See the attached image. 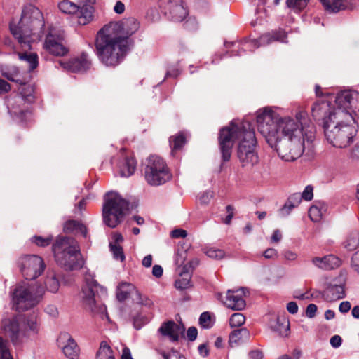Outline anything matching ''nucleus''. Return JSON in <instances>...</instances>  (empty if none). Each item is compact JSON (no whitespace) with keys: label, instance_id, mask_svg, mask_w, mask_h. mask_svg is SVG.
Returning <instances> with one entry per match:
<instances>
[{"label":"nucleus","instance_id":"1","mask_svg":"<svg viewBox=\"0 0 359 359\" xmlns=\"http://www.w3.org/2000/svg\"><path fill=\"white\" fill-rule=\"evenodd\" d=\"M305 116L304 112L299 111L296 118L281 117L271 107L256 112L259 133L284 161L291 162L301 157L306 144L310 146L315 139L314 132L303 127L302 120Z\"/></svg>","mask_w":359,"mask_h":359},{"label":"nucleus","instance_id":"2","mask_svg":"<svg viewBox=\"0 0 359 359\" xmlns=\"http://www.w3.org/2000/svg\"><path fill=\"white\" fill-rule=\"evenodd\" d=\"M139 29V22L134 18L111 22L101 29L95 41L99 60L106 66L120 64L133 45L131 36Z\"/></svg>","mask_w":359,"mask_h":359},{"label":"nucleus","instance_id":"3","mask_svg":"<svg viewBox=\"0 0 359 359\" xmlns=\"http://www.w3.org/2000/svg\"><path fill=\"white\" fill-rule=\"evenodd\" d=\"M234 141H238L237 157L241 167L250 170L258 163L259 156L255 149V130L250 122L233 120L229 126L221 128L219 144L224 162L230 160Z\"/></svg>","mask_w":359,"mask_h":359},{"label":"nucleus","instance_id":"4","mask_svg":"<svg viewBox=\"0 0 359 359\" xmlns=\"http://www.w3.org/2000/svg\"><path fill=\"white\" fill-rule=\"evenodd\" d=\"M313 118L322 125L327 141L334 147H346L355 135L351 125L353 117L348 114H331L327 104L316 105L311 109Z\"/></svg>","mask_w":359,"mask_h":359},{"label":"nucleus","instance_id":"5","mask_svg":"<svg viewBox=\"0 0 359 359\" xmlns=\"http://www.w3.org/2000/svg\"><path fill=\"white\" fill-rule=\"evenodd\" d=\"M45 26L43 15L36 6L29 4L22 11V16L18 25H10V30L13 36L18 39L22 47L30 49L31 42L34 41L33 36L41 38Z\"/></svg>","mask_w":359,"mask_h":359},{"label":"nucleus","instance_id":"6","mask_svg":"<svg viewBox=\"0 0 359 359\" xmlns=\"http://www.w3.org/2000/svg\"><path fill=\"white\" fill-rule=\"evenodd\" d=\"M55 260L66 271L78 270L84 264L78 242L72 237L59 236L52 246Z\"/></svg>","mask_w":359,"mask_h":359},{"label":"nucleus","instance_id":"7","mask_svg":"<svg viewBox=\"0 0 359 359\" xmlns=\"http://www.w3.org/2000/svg\"><path fill=\"white\" fill-rule=\"evenodd\" d=\"M286 32L280 29L277 31L272 32L271 33L263 34L258 39H244L240 42H224V46L226 48V51L223 55L217 53L215 54L212 57V63L217 64L220 60L227 55L230 57L242 55L243 52H245L247 50L254 51L259 46L269 45L273 41L287 43V41H286Z\"/></svg>","mask_w":359,"mask_h":359},{"label":"nucleus","instance_id":"8","mask_svg":"<svg viewBox=\"0 0 359 359\" xmlns=\"http://www.w3.org/2000/svg\"><path fill=\"white\" fill-rule=\"evenodd\" d=\"M356 103H359V93L355 90H344L336 95L327 93L317 100L313 107L327 104L331 114L338 116L340 113H344L352 116Z\"/></svg>","mask_w":359,"mask_h":359},{"label":"nucleus","instance_id":"9","mask_svg":"<svg viewBox=\"0 0 359 359\" xmlns=\"http://www.w3.org/2000/svg\"><path fill=\"white\" fill-rule=\"evenodd\" d=\"M129 208V203L118 193L108 192L105 195L102 216L104 223L110 228H115L123 219Z\"/></svg>","mask_w":359,"mask_h":359},{"label":"nucleus","instance_id":"10","mask_svg":"<svg viewBox=\"0 0 359 359\" xmlns=\"http://www.w3.org/2000/svg\"><path fill=\"white\" fill-rule=\"evenodd\" d=\"M143 166L144 179L151 186H160L171 178L165 161L158 156H149L144 161Z\"/></svg>","mask_w":359,"mask_h":359},{"label":"nucleus","instance_id":"11","mask_svg":"<svg viewBox=\"0 0 359 359\" xmlns=\"http://www.w3.org/2000/svg\"><path fill=\"white\" fill-rule=\"evenodd\" d=\"M43 290L34 285L22 283L16 285L13 292V302L18 311L28 310L40 301Z\"/></svg>","mask_w":359,"mask_h":359},{"label":"nucleus","instance_id":"12","mask_svg":"<svg viewBox=\"0 0 359 359\" xmlns=\"http://www.w3.org/2000/svg\"><path fill=\"white\" fill-rule=\"evenodd\" d=\"M165 4V14L171 20L176 22H184L187 29L196 30L198 22L195 17L189 15L187 6L182 0H161Z\"/></svg>","mask_w":359,"mask_h":359},{"label":"nucleus","instance_id":"13","mask_svg":"<svg viewBox=\"0 0 359 359\" xmlns=\"http://www.w3.org/2000/svg\"><path fill=\"white\" fill-rule=\"evenodd\" d=\"M1 328L14 346H20L28 337L27 331L25 328L24 319L20 316L3 319Z\"/></svg>","mask_w":359,"mask_h":359},{"label":"nucleus","instance_id":"14","mask_svg":"<svg viewBox=\"0 0 359 359\" xmlns=\"http://www.w3.org/2000/svg\"><path fill=\"white\" fill-rule=\"evenodd\" d=\"M76 1L62 0L58 3V8L64 13L75 15L78 25H86L90 22V0Z\"/></svg>","mask_w":359,"mask_h":359},{"label":"nucleus","instance_id":"15","mask_svg":"<svg viewBox=\"0 0 359 359\" xmlns=\"http://www.w3.org/2000/svg\"><path fill=\"white\" fill-rule=\"evenodd\" d=\"M18 266L26 280H34L44 271L43 259L34 255H22L18 259Z\"/></svg>","mask_w":359,"mask_h":359},{"label":"nucleus","instance_id":"16","mask_svg":"<svg viewBox=\"0 0 359 359\" xmlns=\"http://www.w3.org/2000/svg\"><path fill=\"white\" fill-rule=\"evenodd\" d=\"M64 32L55 28H50L44 42V48L50 54L64 56L68 53V48L64 45Z\"/></svg>","mask_w":359,"mask_h":359},{"label":"nucleus","instance_id":"17","mask_svg":"<svg viewBox=\"0 0 359 359\" xmlns=\"http://www.w3.org/2000/svg\"><path fill=\"white\" fill-rule=\"evenodd\" d=\"M24 102V97L21 95H16L8 100L7 107L8 112L13 118L19 122H25L31 116V111L28 109L22 108L21 104Z\"/></svg>","mask_w":359,"mask_h":359},{"label":"nucleus","instance_id":"18","mask_svg":"<svg viewBox=\"0 0 359 359\" xmlns=\"http://www.w3.org/2000/svg\"><path fill=\"white\" fill-rule=\"evenodd\" d=\"M244 288L238 290H229L226 294V299L224 304L232 310L241 311L245 307L246 303L243 298L245 296Z\"/></svg>","mask_w":359,"mask_h":359},{"label":"nucleus","instance_id":"19","mask_svg":"<svg viewBox=\"0 0 359 359\" xmlns=\"http://www.w3.org/2000/svg\"><path fill=\"white\" fill-rule=\"evenodd\" d=\"M184 332V326L172 320L163 323L158 328V332L163 337H168L171 341H177Z\"/></svg>","mask_w":359,"mask_h":359},{"label":"nucleus","instance_id":"20","mask_svg":"<svg viewBox=\"0 0 359 359\" xmlns=\"http://www.w3.org/2000/svg\"><path fill=\"white\" fill-rule=\"evenodd\" d=\"M60 65L65 69L72 72H82L88 67V54L83 53L80 57H75L67 62H60Z\"/></svg>","mask_w":359,"mask_h":359},{"label":"nucleus","instance_id":"21","mask_svg":"<svg viewBox=\"0 0 359 359\" xmlns=\"http://www.w3.org/2000/svg\"><path fill=\"white\" fill-rule=\"evenodd\" d=\"M271 329L281 337H287L290 331V323L285 317H276L269 323Z\"/></svg>","mask_w":359,"mask_h":359},{"label":"nucleus","instance_id":"22","mask_svg":"<svg viewBox=\"0 0 359 359\" xmlns=\"http://www.w3.org/2000/svg\"><path fill=\"white\" fill-rule=\"evenodd\" d=\"M300 198L299 193L291 194L287 199L284 205L279 210V215L282 217L288 216L291 211L300 204Z\"/></svg>","mask_w":359,"mask_h":359},{"label":"nucleus","instance_id":"23","mask_svg":"<svg viewBox=\"0 0 359 359\" xmlns=\"http://www.w3.org/2000/svg\"><path fill=\"white\" fill-rule=\"evenodd\" d=\"M345 297L344 287L341 285H331L323 293V297L327 302H334Z\"/></svg>","mask_w":359,"mask_h":359},{"label":"nucleus","instance_id":"24","mask_svg":"<svg viewBox=\"0 0 359 359\" xmlns=\"http://www.w3.org/2000/svg\"><path fill=\"white\" fill-rule=\"evenodd\" d=\"M64 231L67 233L81 234L83 237L87 236V228L77 220H68L63 226Z\"/></svg>","mask_w":359,"mask_h":359},{"label":"nucleus","instance_id":"25","mask_svg":"<svg viewBox=\"0 0 359 359\" xmlns=\"http://www.w3.org/2000/svg\"><path fill=\"white\" fill-rule=\"evenodd\" d=\"M84 279V283L77 294V299L80 305L87 309L90 307V282L87 275Z\"/></svg>","mask_w":359,"mask_h":359},{"label":"nucleus","instance_id":"26","mask_svg":"<svg viewBox=\"0 0 359 359\" xmlns=\"http://www.w3.org/2000/svg\"><path fill=\"white\" fill-rule=\"evenodd\" d=\"M249 337L250 332L245 327L236 329L229 334V345L231 347L236 346L248 339Z\"/></svg>","mask_w":359,"mask_h":359},{"label":"nucleus","instance_id":"27","mask_svg":"<svg viewBox=\"0 0 359 359\" xmlns=\"http://www.w3.org/2000/svg\"><path fill=\"white\" fill-rule=\"evenodd\" d=\"M137 162L135 159L130 157H126L120 163L119 170L121 177H128L133 175L136 169Z\"/></svg>","mask_w":359,"mask_h":359},{"label":"nucleus","instance_id":"28","mask_svg":"<svg viewBox=\"0 0 359 359\" xmlns=\"http://www.w3.org/2000/svg\"><path fill=\"white\" fill-rule=\"evenodd\" d=\"M63 337L67 339V344L62 348L64 354L70 359H76L79 354L77 344L68 334H65Z\"/></svg>","mask_w":359,"mask_h":359},{"label":"nucleus","instance_id":"29","mask_svg":"<svg viewBox=\"0 0 359 359\" xmlns=\"http://www.w3.org/2000/svg\"><path fill=\"white\" fill-rule=\"evenodd\" d=\"M136 287L131 283L121 282L116 287V298L119 302L125 301L130 294H135Z\"/></svg>","mask_w":359,"mask_h":359},{"label":"nucleus","instance_id":"30","mask_svg":"<svg viewBox=\"0 0 359 359\" xmlns=\"http://www.w3.org/2000/svg\"><path fill=\"white\" fill-rule=\"evenodd\" d=\"M95 359H116L115 353L107 341H102L96 351Z\"/></svg>","mask_w":359,"mask_h":359},{"label":"nucleus","instance_id":"31","mask_svg":"<svg viewBox=\"0 0 359 359\" xmlns=\"http://www.w3.org/2000/svg\"><path fill=\"white\" fill-rule=\"evenodd\" d=\"M18 57L20 60L26 62L29 65V71L32 72L39 65L38 55L35 53H18Z\"/></svg>","mask_w":359,"mask_h":359},{"label":"nucleus","instance_id":"32","mask_svg":"<svg viewBox=\"0 0 359 359\" xmlns=\"http://www.w3.org/2000/svg\"><path fill=\"white\" fill-rule=\"evenodd\" d=\"M325 8L332 13H337L343 10L346 6V0H321Z\"/></svg>","mask_w":359,"mask_h":359},{"label":"nucleus","instance_id":"33","mask_svg":"<svg viewBox=\"0 0 359 359\" xmlns=\"http://www.w3.org/2000/svg\"><path fill=\"white\" fill-rule=\"evenodd\" d=\"M171 147V154L174 156L175 153L180 150L186 143V138L183 133H180L176 135L171 136L169 140Z\"/></svg>","mask_w":359,"mask_h":359},{"label":"nucleus","instance_id":"34","mask_svg":"<svg viewBox=\"0 0 359 359\" xmlns=\"http://www.w3.org/2000/svg\"><path fill=\"white\" fill-rule=\"evenodd\" d=\"M91 304L93 302L95 301V298L97 297L103 299L107 297V289L100 285L95 279L91 277Z\"/></svg>","mask_w":359,"mask_h":359},{"label":"nucleus","instance_id":"35","mask_svg":"<svg viewBox=\"0 0 359 359\" xmlns=\"http://www.w3.org/2000/svg\"><path fill=\"white\" fill-rule=\"evenodd\" d=\"M46 290L52 293H55L60 287V282L54 272L47 273L44 281Z\"/></svg>","mask_w":359,"mask_h":359},{"label":"nucleus","instance_id":"36","mask_svg":"<svg viewBox=\"0 0 359 359\" xmlns=\"http://www.w3.org/2000/svg\"><path fill=\"white\" fill-rule=\"evenodd\" d=\"M1 74L4 77L8 80L16 83H20V80L18 79L19 70L15 66H11L6 68H1Z\"/></svg>","mask_w":359,"mask_h":359},{"label":"nucleus","instance_id":"37","mask_svg":"<svg viewBox=\"0 0 359 359\" xmlns=\"http://www.w3.org/2000/svg\"><path fill=\"white\" fill-rule=\"evenodd\" d=\"M175 286L177 289L180 290L191 287V276L189 273H182L180 277L175 280Z\"/></svg>","mask_w":359,"mask_h":359},{"label":"nucleus","instance_id":"38","mask_svg":"<svg viewBox=\"0 0 359 359\" xmlns=\"http://www.w3.org/2000/svg\"><path fill=\"white\" fill-rule=\"evenodd\" d=\"M344 247L349 251L355 250L359 246V235L358 232L353 231L344 242Z\"/></svg>","mask_w":359,"mask_h":359},{"label":"nucleus","instance_id":"39","mask_svg":"<svg viewBox=\"0 0 359 359\" xmlns=\"http://www.w3.org/2000/svg\"><path fill=\"white\" fill-rule=\"evenodd\" d=\"M324 261L325 262V270L337 269L341 264V259L334 255L325 256Z\"/></svg>","mask_w":359,"mask_h":359},{"label":"nucleus","instance_id":"40","mask_svg":"<svg viewBox=\"0 0 359 359\" xmlns=\"http://www.w3.org/2000/svg\"><path fill=\"white\" fill-rule=\"evenodd\" d=\"M109 250L112 254L113 258L116 261L121 262L125 261L126 257L123 248L116 243H109Z\"/></svg>","mask_w":359,"mask_h":359},{"label":"nucleus","instance_id":"41","mask_svg":"<svg viewBox=\"0 0 359 359\" xmlns=\"http://www.w3.org/2000/svg\"><path fill=\"white\" fill-rule=\"evenodd\" d=\"M0 359H13L9 349V342L0 337Z\"/></svg>","mask_w":359,"mask_h":359},{"label":"nucleus","instance_id":"42","mask_svg":"<svg viewBox=\"0 0 359 359\" xmlns=\"http://www.w3.org/2000/svg\"><path fill=\"white\" fill-rule=\"evenodd\" d=\"M245 317L241 313H235L229 319V325L231 327H238L245 323Z\"/></svg>","mask_w":359,"mask_h":359},{"label":"nucleus","instance_id":"43","mask_svg":"<svg viewBox=\"0 0 359 359\" xmlns=\"http://www.w3.org/2000/svg\"><path fill=\"white\" fill-rule=\"evenodd\" d=\"M133 299L137 304L149 308L151 307L153 304L151 299L147 297L142 295L138 290H135Z\"/></svg>","mask_w":359,"mask_h":359},{"label":"nucleus","instance_id":"44","mask_svg":"<svg viewBox=\"0 0 359 359\" xmlns=\"http://www.w3.org/2000/svg\"><path fill=\"white\" fill-rule=\"evenodd\" d=\"M307 2L308 0H287V5L296 11H300L306 6Z\"/></svg>","mask_w":359,"mask_h":359},{"label":"nucleus","instance_id":"45","mask_svg":"<svg viewBox=\"0 0 359 359\" xmlns=\"http://www.w3.org/2000/svg\"><path fill=\"white\" fill-rule=\"evenodd\" d=\"M53 240L52 236H48L46 238H43L40 236H34L31 238L32 243H35L36 245L40 247H46L50 244Z\"/></svg>","mask_w":359,"mask_h":359},{"label":"nucleus","instance_id":"46","mask_svg":"<svg viewBox=\"0 0 359 359\" xmlns=\"http://www.w3.org/2000/svg\"><path fill=\"white\" fill-rule=\"evenodd\" d=\"M309 217L314 222H318L322 218V211L316 205H312L309 210Z\"/></svg>","mask_w":359,"mask_h":359},{"label":"nucleus","instance_id":"47","mask_svg":"<svg viewBox=\"0 0 359 359\" xmlns=\"http://www.w3.org/2000/svg\"><path fill=\"white\" fill-rule=\"evenodd\" d=\"M200 325L205 329L210 328L212 326L210 314L208 311L202 313L199 317Z\"/></svg>","mask_w":359,"mask_h":359},{"label":"nucleus","instance_id":"48","mask_svg":"<svg viewBox=\"0 0 359 359\" xmlns=\"http://www.w3.org/2000/svg\"><path fill=\"white\" fill-rule=\"evenodd\" d=\"M205 254L208 257L215 259H220L224 256V252L222 250L215 248H208L205 251Z\"/></svg>","mask_w":359,"mask_h":359},{"label":"nucleus","instance_id":"49","mask_svg":"<svg viewBox=\"0 0 359 359\" xmlns=\"http://www.w3.org/2000/svg\"><path fill=\"white\" fill-rule=\"evenodd\" d=\"M158 353L162 355L163 359H186L184 356L181 355L177 351L174 349H172L168 353L164 351H159Z\"/></svg>","mask_w":359,"mask_h":359},{"label":"nucleus","instance_id":"50","mask_svg":"<svg viewBox=\"0 0 359 359\" xmlns=\"http://www.w3.org/2000/svg\"><path fill=\"white\" fill-rule=\"evenodd\" d=\"M300 201L304 200L310 201L313 198V187L312 185H307L302 194H300Z\"/></svg>","mask_w":359,"mask_h":359},{"label":"nucleus","instance_id":"51","mask_svg":"<svg viewBox=\"0 0 359 359\" xmlns=\"http://www.w3.org/2000/svg\"><path fill=\"white\" fill-rule=\"evenodd\" d=\"M149 322V319L140 314H138L133 317V325L135 329L140 330L142 327Z\"/></svg>","mask_w":359,"mask_h":359},{"label":"nucleus","instance_id":"52","mask_svg":"<svg viewBox=\"0 0 359 359\" xmlns=\"http://www.w3.org/2000/svg\"><path fill=\"white\" fill-rule=\"evenodd\" d=\"M25 328L27 330V327L29 328V331L36 334L39 330V327L36 320L33 319H27L26 322L24 320Z\"/></svg>","mask_w":359,"mask_h":359},{"label":"nucleus","instance_id":"53","mask_svg":"<svg viewBox=\"0 0 359 359\" xmlns=\"http://www.w3.org/2000/svg\"><path fill=\"white\" fill-rule=\"evenodd\" d=\"M213 197V192L212 191L208 190L203 193H201L199 196V201L201 203L207 204L208 203L211 198Z\"/></svg>","mask_w":359,"mask_h":359},{"label":"nucleus","instance_id":"54","mask_svg":"<svg viewBox=\"0 0 359 359\" xmlns=\"http://www.w3.org/2000/svg\"><path fill=\"white\" fill-rule=\"evenodd\" d=\"M317 306L314 304H310L307 306L306 309V315L308 318H312L316 316L317 311Z\"/></svg>","mask_w":359,"mask_h":359},{"label":"nucleus","instance_id":"55","mask_svg":"<svg viewBox=\"0 0 359 359\" xmlns=\"http://www.w3.org/2000/svg\"><path fill=\"white\" fill-rule=\"evenodd\" d=\"M330 343L333 348H337L341 345L342 339L339 335H334L330 338Z\"/></svg>","mask_w":359,"mask_h":359},{"label":"nucleus","instance_id":"56","mask_svg":"<svg viewBox=\"0 0 359 359\" xmlns=\"http://www.w3.org/2000/svg\"><path fill=\"white\" fill-rule=\"evenodd\" d=\"M171 237L174 238H185L187 233L182 229H176L171 231Z\"/></svg>","mask_w":359,"mask_h":359},{"label":"nucleus","instance_id":"57","mask_svg":"<svg viewBox=\"0 0 359 359\" xmlns=\"http://www.w3.org/2000/svg\"><path fill=\"white\" fill-rule=\"evenodd\" d=\"M198 335L197 329L195 327H190L188 328L187 332V336L189 341H194Z\"/></svg>","mask_w":359,"mask_h":359},{"label":"nucleus","instance_id":"58","mask_svg":"<svg viewBox=\"0 0 359 359\" xmlns=\"http://www.w3.org/2000/svg\"><path fill=\"white\" fill-rule=\"evenodd\" d=\"M11 89V85L5 80L0 79V94L7 93Z\"/></svg>","mask_w":359,"mask_h":359},{"label":"nucleus","instance_id":"59","mask_svg":"<svg viewBox=\"0 0 359 359\" xmlns=\"http://www.w3.org/2000/svg\"><path fill=\"white\" fill-rule=\"evenodd\" d=\"M263 255L266 259H274L277 257L278 252L276 249L268 248L264 252Z\"/></svg>","mask_w":359,"mask_h":359},{"label":"nucleus","instance_id":"60","mask_svg":"<svg viewBox=\"0 0 359 359\" xmlns=\"http://www.w3.org/2000/svg\"><path fill=\"white\" fill-rule=\"evenodd\" d=\"M312 263L317 267L325 270V262L323 257H316L312 259Z\"/></svg>","mask_w":359,"mask_h":359},{"label":"nucleus","instance_id":"61","mask_svg":"<svg viewBox=\"0 0 359 359\" xmlns=\"http://www.w3.org/2000/svg\"><path fill=\"white\" fill-rule=\"evenodd\" d=\"M97 313L100 315L102 319L109 320V317L107 311V306L104 304H102L99 306Z\"/></svg>","mask_w":359,"mask_h":359},{"label":"nucleus","instance_id":"62","mask_svg":"<svg viewBox=\"0 0 359 359\" xmlns=\"http://www.w3.org/2000/svg\"><path fill=\"white\" fill-rule=\"evenodd\" d=\"M283 255L284 258L288 261H294L297 258V254L292 250H285Z\"/></svg>","mask_w":359,"mask_h":359},{"label":"nucleus","instance_id":"63","mask_svg":"<svg viewBox=\"0 0 359 359\" xmlns=\"http://www.w3.org/2000/svg\"><path fill=\"white\" fill-rule=\"evenodd\" d=\"M351 308V303L348 301H344L339 304V310L341 313H346L349 311Z\"/></svg>","mask_w":359,"mask_h":359},{"label":"nucleus","instance_id":"64","mask_svg":"<svg viewBox=\"0 0 359 359\" xmlns=\"http://www.w3.org/2000/svg\"><path fill=\"white\" fill-rule=\"evenodd\" d=\"M250 359H262L263 353L259 350H253L249 353Z\"/></svg>","mask_w":359,"mask_h":359}]
</instances>
